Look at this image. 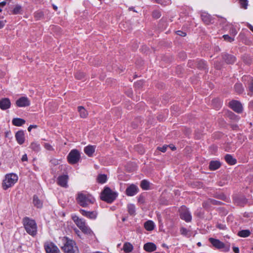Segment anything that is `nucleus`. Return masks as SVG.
<instances>
[{
  "instance_id": "8fccbe9b",
  "label": "nucleus",
  "mask_w": 253,
  "mask_h": 253,
  "mask_svg": "<svg viewBox=\"0 0 253 253\" xmlns=\"http://www.w3.org/2000/svg\"><path fill=\"white\" fill-rule=\"evenodd\" d=\"M168 147V145H165L162 147H157V149L162 152H165L167 151Z\"/></svg>"
},
{
  "instance_id": "79ce46f5",
  "label": "nucleus",
  "mask_w": 253,
  "mask_h": 253,
  "mask_svg": "<svg viewBox=\"0 0 253 253\" xmlns=\"http://www.w3.org/2000/svg\"><path fill=\"white\" fill-rule=\"evenodd\" d=\"M156 2L164 6L169 5L171 3L170 0H168L167 1H165L163 0H157L156 1Z\"/></svg>"
},
{
  "instance_id": "412c9836",
  "label": "nucleus",
  "mask_w": 253,
  "mask_h": 253,
  "mask_svg": "<svg viewBox=\"0 0 253 253\" xmlns=\"http://www.w3.org/2000/svg\"><path fill=\"white\" fill-rule=\"evenodd\" d=\"M221 164L219 161H211L209 164V169L211 170H215L221 167Z\"/></svg>"
},
{
  "instance_id": "c9c22d12",
  "label": "nucleus",
  "mask_w": 253,
  "mask_h": 253,
  "mask_svg": "<svg viewBox=\"0 0 253 253\" xmlns=\"http://www.w3.org/2000/svg\"><path fill=\"white\" fill-rule=\"evenodd\" d=\"M251 232L249 230H242L240 231L238 235L241 237H247L250 236Z\"/></svg>"
},
{
  "instance_id": "864d4df0",
  "label": "nucleus",
  "mask_w": 253,
  "mask_h": 253,
  "mask_svg": "<svg viewBox=\"0 0 253 253\" xmlns=\"http://www.w3.org/2000/svg\"><path fill=\"white\" fill-rule=\"evenodd\" d=\"M50 162L51 164L53 166H56L59 164V161L56 159H52L50 160Z\"/></svg>"
},
{
  "instance_id": "052dcab7",
  "label": "nucleus",
  "mask_w": 253,
  "mask_h": 253,
  "mask_svg": "<svg viewBox=\"0 0 253 253\" xmlns=\"http://www.w3.org/2000/svg\"><path fill=\"white\" fill-rule=\"evenodd\" d=\"M233 250L235 253H239V249L238 247H234Z\"/></svg>"
},
{
  "instance_id": "e2e57ef3",
  "label": "nucleus",
  "mask_w": 253,
  "mask_h": 253,
  "mask_svg": "<svg viewBox=\"0 0 253 253\" xmlns=\"http://www.w3.org/2000/svg\"><path fill=\"white\" fill-rule=\"evenodd\" d=\"M6 2L5 1H3L0 2V7H4L6 5Z\"/></svg>"
},
{
  "instance_id": "5701e85b",
  "label": "nucleus",
  "mask_w": 253,
  "mask_h": 253,
  "mask_svg": "<svg viewBox=\"0 0 253 253\" xmlns=\"http://www.w3.org/2000/svg\"><path fill=\"white\" fill-rule=\"evenodd\" d=\"M201 17L203 21L206 24H209L211 23L212 20L211 16L208 13L206 12L202 13Z\"/></svg>"
},
{
  "instance_id": "6ab92c4d",
  "label": "nucleus",
  "mask_w": 253,
  "mask_h": 253,
  "mask_svg": "<svg viewBox=\"0 0 253 253\" xmlns=\"http://www.w3.org/2000/svg\"><path fill=\"white\" fill-rule=\"evenodd\" d=\"M15 138L19 144H22L25 141L24 131L22 130L18 131L15 134Z\"/></svg>"
},
{
  "instance_id": "6e6d98bb",
  "label": "nucleus",
  "mask_w": 253,
  "mask_h": 253,
  "mask_svg": "<svg viewBox=\"0 0 253 253\" xmlns=\"http://www.w3.org/2000/svg\"><path fill=\"white\" fill-rule=\"evenodd\" d=\"M44 147L46 149L48 150H52L53 149L51 145L49 143H45Z\"/></svg>"
},
{
  "instance_id": "9d476101",
  "label": "nucleus",
  "mask_w": 253,
  "mask_h": 253,
  "mask_svg": "<svg viewBox=\"0 0 253 253\" xmlns=\"http://www.w3.org/2000/svg\"><path fill=\"white\" fill-rule=\"evenodd\" d=\"M230 107L235 112L241 113L243 111V107L241 103L237 100H232L229 103Z\"/></svg>"
},
{
  "instance_id": "39448f33",
  "label": "nucleus",
  "mask_w": 253,
  "mask_h": 253,
  "mask_svg": "<svg viewBox=\"0 0 253 253\" xmlns=\"http://www.w3.org/2000/svg\"><path fill=\"white\" fill-rule=\"evenodd\" d=\"M66 241L64 245L62 247L64 253H79V251L78 247L75 241L66 238Z\"/></svg>"
},
{
  "instance_id": "7c9ffc66",
  "label": "nucleus",
  "mask_w": 253,
  "mask_h": 253,
  "mask_svg": "<svg viewBox=\"0 0 253 253\" xmlns=\"http://www.w3.org/2000/svg\"><path fill=\"white\" fill-rule=\"evenodd\" d=\"M140 187L143 190H149L150 188V182L145 179L142 180L140 183Z\"/></svg>"
},
{
  "instance_id": "0e129e2a",
  "label": "nucleus",
  "mask_w": 253,
  "mask_h": 253,
  "mask_svg": "<svg viewBox=\"0 0 253 253\" xmlns=\"http://www.w3.org/2000/svg\"><path fill=\"white\" fill-rule=\"evenodd\" d=\"M249 107L252 109H253V100L250 102Z\"/></svg>"
},
{
  "instance_id": "4be33fe9",
  "label": "nucleus",
  "mask_w": 253,
  "mask_h": 253,
  "mask_svg": "<svg viewBox=\"0 0 253 253\" xmlns=\"http://www.w3.org/2000/svg\"><path fill=\"white\" fill-rule=\"evenodd\" d=\"M95 146L88 145L84 147V152L88 157H91L95 152Z\"/></svg>"
},
{
  "instance_id": "473e14b6",
  "label": "nucleus",
  "mask_w": 253,
  "mask_h": 253,
  "mask_svg": "<svg viewBox=\"0 0 253 253\" xmlns=\"http://www.w3.org/2000/svg\"><path fill=\"white\" fill-rule=\"evenodd\" d=\"M78 110L79 112L80 116L82 118H84L87 116V112L85 110V109L84 108V107L81 106H79L78 107Z\"/></svg>"
},
{
  "instance_id": "bf43d9fd",
  "label": "nucleus",
  "mask_w": 253,
  "mask_h": 253,
  "mask_svg": "<svg viewBox=\"0 0 253 253\" xmlns=\"http://www.w3.org/2000/svg\"><path fill=\"white\" fill-rule=\"evenodd\" d=\"M37 127V126L36 125H30L28 128V130L29 131H31V129L33 128H36Z\"/></svg>"
},
{
  "instance_id": "423d86ee",
  "label": "nucleus",
  "mask_w": 253,
  "mask_h": 253,
  "mask_svg": "<svg viewBox=\"0 0 253 253\" xmlns=\"http://www.w3.org/2000/svg\"><path fill=\"white\" fill-rule=\"evenodd\" d=\"M80 159V152L77 149L72 150L67 156L68 162L71 165L76 164L79 162Z\"/></svg>"
},
{
  "instance_id": "7ed1b4c3",
  "label": "nucleus",
  "mask_w": 253,
  "mask_h": 253,
  "mask_svg": "<svg viewBox=\"0 0 253 253\" xmlns=\"http://www.w3.org/2000/svg\"><path fill=\"white\" fill-rule=\"evenodd\" d=\"M118 196L116 192L113 191L109 187H105L102 191L100 199L108 203H112Z\"/></svg>"
},
{
  "instance_id": "13d9d810",
  "label": "nucleus",
  "mask_w": 253,
  "mask_h": 253,
  "mask_svg": "<svg viewBox=\"0 0 253 253\" xmlns=\"http://www.w3.org/2000/svg\"><path fill=\"white\" fill-rule=\"evenodd\" d=\"M28 160L27 156L26 154H24L22 156L21 161L22 162L27 161Z\"/></svg>"
},
{
  "instance_id": "2eb2a0df",
  "label": "nucleus",
  "mask_w": 253,
  "mask_h": 253,
  "mask_svg": "<svg viewBox=\"0 0 253 253\" xmlns=\"http://www.w3.org/2000/svg\"><path fill=\"white\" fill-rule=\"evenodd\" d=\"M11 102L9 98H3L0 100V108L5 110L10 107Z\"/></svg>"
},
{
  "instance_id": "49530a36",
  "label": "nucleus",
  "mask_w": 253,
  "mask_h": 253,
  "mask_svg": "<svg viewBox=\"0 0 253 253\" xmlns=\"http://www.w3.org/2000/svg\"><path fill=\"white\" fill-rule=\"evenodd\" d=\"M211 202H210V199H209L207 201H205L203 203V207L204 208L208 209L211 207Z\"/></svg>"
},
{
  "instance_id": "393cba45",
  "label": "nucleus",
  "mask_w": 253,
  "mask_h": 253,
  "mask_svg": "<svg viewBox=\"0 0 253 253\" xmlns=\"http://www.w3.org/2000/svg\"><path fill=\"white\" fill-rule=\"evenodd\" d=\"M224 158L225 161L230 165H235L237 163L236 159L234 158L230 154H226Z\"/></svg>"
},
{
  "instance_id": "69168bd1",
  "label": "nucleus",
  "mask_w": 253,
  "mask_h": 253,
  "mask_svg": "<svg viewBox=\"0 0 253 253\" xmlns=\"http://www.w3.org/2000/svg\"><path fill=\"white\" fill-rule=\"evenodd\" d=\"M168 147H169L172 150H174L176 149V147L173 145H168Z\"/></svg>"
},
{
  "instance_id": "cd10ccee",
  "label": "nucleus",
  "mask_w": 253,
  "mask_h": 253,
  "mask_svg": "<svg viewBox=\"0 0 253 253\" xmlns=\"http://www.w3.org/2000/svg\"><path fill=\"white\" fill-rule=\"evenodd\" d=\"M33 204L38 208H41L42 206V202L38 198V196L35 195L33 196Z\"/></svg>"
},
{
  "instance_id": "0eeeda50",
  "label": "nucleus",
  "mask_w": 253,
  "mask_h": 253,
  "mask_svg": "<svg viewBox=\"0 0 253 253\" xmlns=\"http://www.w3.org/2000/svg\"><path fill=\"white\" fill-rule=\"evenodd\" d=\"M179 215L181 219L186 222H190L192 220V215L188 208L185 206H182L179 209Z\"/></svg>"
},
{
  "instance_id": "c03bdc74",
  "label": "nucleus",
  "mask_w": 253,
  "mask_h": 253,
  "mask_svg": "<svg viewBox=\"0 0 253 253\" xmlns=\"http://www.w3.org/2000/svg\"><path fill=\"white\" fill-rule=\"evenodd\" d=\"M161 16V12L159 10H154L152 13V16L155 19L159 18Z\"/></svg>"
},
{
  "instance_id": "f03ea898",
  "label": "nucleus",
  "mask_w": 253,
  "mask_h": 253,
  "mask_svg": "<svg viewBox=\"0 0 253 253\" xmlns=\"http://www.w3.org/2000/svg\"><path fill=\"white\" fill-rule=\"evenodd\" d=\"M77 203L83 207H86L95 202V199L90 194L79 193L77 197Z\"/></svg>"
},
{
  "instance_id": "c85d7f7f",
  "label": "nucleus",
  "mask_w": 253,
  "mask_h": 253,
  "mask_svg": "<svg viewBox=\"0 0 253 253\" xmlns=\"http://www.w3.org/2000/svg\"><path fill=\"white\" fill-rule=\"evenodd\" d=\"M235 91L238 94L243 93L244 90L243 85L241 83H236L234 85Z\"/></svg>"
},
{
  "instance_id": "ea45409f",
  "label": "nucleus",
  "mask_w": 253,
  "mask_h": 253,
  "mask_svg": "<svg viewBox=\"0 0 253 253\" xmlns=\"http://www.w3.org/2000/svg\"><path fill=\"white\" fill-rule=\"evenodd\" d=\"M81 230L85 234L91 235L92 233L91 230L86 225H84Z\"/></svg>"
},
{
  "instance_id": "338daca9",
  "label": "nucleus",
  "mask_w": 253,
  "mask_h": 253,
  "mask_svg": "<svg viewBox=\"0 0 253 253\" xmlns=\"http://www.w3.org/2000/svg\"><path fill=\"white\" fill-rule=\"evenodd\" d=\"M248 27L250 29L251 31H252L253 32V26L252 25L249 24L248 25Z\"/></svg>"
},
{
  "instance_id": "72a5a7b5",
  "label": "nucleus",
  "mask_w": 253,
  "mask_h": 253,
  "mask_svg": "<svg viewBox=\"0 0 253 253\" xmlns=\"http://www.w3.org/2000/svg\"><path fill=\"white\" fill-rule=\"evenodd\" d=\"M127 208V211L130 215H134L135 214V207L133 204H128Z\"/></svg>"
},
{
  "instance_id": "f3484780",
  "label": "nucleus",
  "mask_w": 253,
  "mask_h": 253,
  "mask_svg": "<svg viewBox=\"0 0 253 253\" xmlns=\"http://www.w3.org/2000/svg\"><path fill=\"white\" fill-rule=\"evenodd\" d=\"M223 60L228 64H233L236 60V58L234 55L228 54L224 53L222 55Z\"/></svg>"
},
{
  "instance_id": "aec40b11",
  "label": "nucleus",
  "mask_w": 253,
  "mask_h": 253,
  "mask_svg": "<svg viewBox=\"0 0 253 253\" xmlns=\"http://www.w3.org/2000/svg\"><path fill=\"white\" fill-rule=\"evenodd\" d=\"M143 249L146 252H152L156 250L157 247L154 243L149 242L144 244Z\"/></svg>"
},
{
  "instance_id": "9b49d317",
  "label": "nucleus",
  "mask_w": 253,
  "mask_h": 253,
  "mask_svg": "<svg viewBox=\"0 0 253 253\" xmlns=\"http://www.w3.org/2000/svg\"><path fill=\"white\" fill-rule=\"evenodd\" d=\"M16 104L19 107H27L30 105V101L27 97H21L16 100Z\"/></svg>"
},
{
  "instance_id": "58836bf2",
  "label": "nucleus",
  "mask_w": 253,
  "mask_h": 253,
  "mask_svg": "<svg viewBox=\"0 0 253 253\" xmlns=\"http://www.w3.org/2000/svg\"><path fill=\"white\" fill-rule=\"evenodd\" d=\"M30 148L35 152H38L40 150V145L37 143L32 142L30 145Z\"/></svg>"
},
{
  "instance_id": "2f4dec72",
  "label": "nucleus",
  "mask_w": 253,
  "mask_h": 253,
  "mask_svg": "<svg viewBox=\"0 0 253 253\" xmlns=\"http://www.w3.org/2000/svg\"><path fill=\"white\" fill-rule=\"evenodd\" d=\"M213 197L215 198L224 201H227L228 198L227 197L222 193H215L213 194Z\"/></svg>"
},
{
  "instance_id": "1a4fd4ad",
  "label": "nucleus",
  "mask_w": 253,
  "mask_h": 253,
  "mask_svg": "<svg viewBox=\"0 0 253 253\" xmlns=\"http://www.w3.org/2000/svg\"><path fill=\"white\" fill-rule=\"evenodd\" d=\"M44 248L46 253H59L60 250L52 242H46L44 244Z\"/></svg>"
},
{
  "instance_id": "bb28decb",
  "label": "nucleus",
  "mask_w": 253,
  "mask_h": 253,
  "mask_svg": "<svg viewBox=\"0 0 253 253\" xmlns=\"http://www.w3.org/2000/svg\"><path fill=\"white\" fill-rule=\"evenodd\" d=\"M12 124L15 126H22L25 123V121L21 118H14L12 121Z\"/></svg>"
},
{
  "instance_id": "09e8293b",
  "label": "nucleus",
  "mask_w": 253,
  "mask_h": 253,
  "mask_svg": "<svg viewBox=\"0 0 253 253\" xmlns=\"http://www.w3.org/2000/svg\"><path fill=\"white\" fill-rule=\"evenodd\" d=\"M180 232L181 235L183 236H186L188 231L185 227H182L180 229Z\"/></svg>"
},
{
  "instance_id": "a878e982",
  "label": "nucleus",
  "mask_w": 253,
  "mask_h": 253,
  "mask_svg": "<svg viewBox=\"0 0 253 253\" xmlns=\"http://www.w3.org/2000/svg\"><path fill=\"white\" fill-rule=\"evenodd\" d=\"M248 95L250 96H253V78H250V80L248 83Z\"/></svg>"
},
{
  "instance_id": "c756f323",
  "label": "nucleus",
  "mask_w": 253,
  "mask_h": 253,
  "mask_svg": "<svg viewBox=\"0 0 253 253\" xmlns=\"http://www.w3.org/2000/svg\"><path fill=\"white\" fill-rule=\"evenodd\" d=\"M123 250L125 253H130L133 250V246L129 243H125L123 246Z\"/></svg>"
},
{
  "instance_id": "603ef678",
  "label": "nucleus",
  "mask_w": 253,
  "mask_h": 253,
  "mask_svg": "<svg viewBox=\"0 0 253 253\" xmlns=\"http://www.w3.org/2000/svg\"><path fill=\"white\" fill-rule=\"evenodd\" d=\"M230 34L231 36L234 37L237 34V31L235 28L232 27L230 29Z\"/></svg>"
},
{
  "instance_id": "a18cd8bd",
  "label": "nucleus",
  "mask_w": 253,
  "mask_h": 253,
  "mask_svg": "<svg viewBox=\"0 0 253 253\" xmlns=\"http://www.w3.org/2000/svg\"><path fill=\"white\" fill-rule=\"evenodd\" d=\"M75 78L78 80H82L84 78L85 75L83 72H77L75 74Z\"/></svg>"
},
{
  "instance_id": "de8ad7c7",
  "label": "nucleus",
  "mask_w": 253,
  "mask_h": 253,
  "mask_svg": "<svg viewBox=\"0 0 253 253\" xmlns=\"http://www.w3.org/2000/svg\"><path fill=\"white\" fill-rule=\"evenodd\" d=\"M210 202L213 205H222L223 204L222 202L212 199H210Z\"/></svg>"
},
{
  "instance_id": "b1692460",
  "label": "nucleus",
  "mask_w": 253,
  "mask_h": 253,
  "mask_svg": "<svg viewBox=\"0 0 253 253\" xmlns=\"http://www.w3.org/2000/svg\"><path fill=\"white\" fill-rule=\"evenodd\" d=\"M144 226L146 230L150 231L154 229L155 225L153 221L148 220L144 223Z\"/></svg>"
},
{
  "instance_id": "4d7b16f0",
  "label": "nucleus",
  "mask_w": 253,
  "mask_h": 253,
  "mask_svg": "<svg viewBox=\"0 0 253 253\" xmlns=\"http://www.w3.org/2000/svg\"><path fill=\"white\" fill-rule=\"evenodd\" d=\"M176 34L181 37H185L186 36V33L182 31H177Z\"/></svg>"
},
{
  "instance_id": "a19ab883",
  "label": "nucleus",
  "mask_w": 253,
  "mask_h": 253,
  "mask_svg": "<svg viewBox=\"0 0 253 253\" xmlns=\"http://www.w3.org/2000/svg\"><path fill=\"white\" fill-rule=\"evenodd\" d=\"M239 2L240 3L241 8H243L245 9H246L247 8L248 5V0H239Z\"/></svg>"
},
{
  "instance_id": "5fc2aeb1",
  "label": "nucleus",
  "mask_w": 253,
  "mask_h": 253,
  "mask_svg": "<svg viewBox=\"0 0 253 253\" xmlns=\"http://www.w3.org/2000/svg\"><path fill=\"white\" fill-rule=\"evenodd\" d=\"M138 201L139 203L143 204L145 202L144 197L142 195H140L138 198Z\"/></svg>"
},
{
  "instance_id": "f8f14e48",
  "label": "nucleus",
  "mask_w": 253,
  "mask_h": 253,
  "mask_svg": "<svg viewBox=\"0 0 253 253\" xmlns=\"http://www.w3.org/2000/svg\"><path fill=\"white\" fill-rule=\"evenodd\" d=\"M139 191L138 187L134 185L131 184L126 190V193L128 196H133L136 195Z\"/></svg>"
},
{
  "instance_id": "37998d69",
  "label": "nucleus",
  "mask_w": 253,
  "mask_h": 253,
  "mask_svg": "<svg viewBox=\"0 0 253 253\" xmlns=\"http://www.w3.org/2000/svg\"><path fill=\"white\" fill-rule=\"evenodd\" d=\"M222 38L224 39V41L229 42H232L234 41V38L229 36L228 35H224Z\"/></svg>"
},
{
  "instance_id": "dca6fc26",
  "label": "nucleus",
  "mask_w": 253,
  "mask_h": 253,
  "mask_svg": "<svg viewBox=\"0 0 253 253\" xmlns=\"http://www.w3.org/2000/svg\"><path fill=\"white\" fill-rule=\"evenodd\" d=\"M196 67L201 70L205 71L206 72H208V68L206 61L202 59H199L196 62Z\"/></svg>"
},
{
  "instance_id": "f704fd0d",
  "label": "nucleus",
  "mask_w": 253,
  "mask_h": 253,
  "mask_svg": "<svg viewBox=\"0 0 253 253\" xmlns=\"http://www.w3.org/2000/svg\"><path fill=\"white\" fill-rule=\"evenodd\" d=\"M107 176L106 174H99L97 176V181L99 183H104L107 181Z\"/></svg>"
},
{
  "instance_id": "e433bc0d",
  "label": "nucleus",
  "mask_w": 253,
  "mask_h": 253,
  "mask_svg": "<svg viewBox=\"0 0 253 253\" xmlns=\"http://www.w3.org/2000/svg\"><path fill=\"white\" fill-rule=\"evenodd\" d=\"M22 12V6L19 4H17L15 5V7L12 10V14H21Z\"/></svg>"
},
{
  "instance_id": "6e6552de",
  "label": "nucleus",
  "mask_w": 253,
  "mask_h": 253,
  "mask_svg": "<svg viewBox=\"0 0 253 253\" xmlns=\"http://www.w3.org/2000/svg\"><path fill=\"white\" fill-rule=\"evenodd\" d=\"M209 241L214 248L217 249H223L224 252H228L230 250L229 246H226L223 242L218 239L210 238Z\"/></svg>"
},
{
  "instance_id": "4468645a",
  "label": "nucleus",
  "mask_w": 253,
  "mask_h": 253,
  "mask_svg": "<svg viewBox=\"0 0 253 253\" xmlns=\"http://www.w3.org/2000/svg\"><path fill=\"white\" fill-rule=\"evenodd\" d=\"M72 219L76 223L77 226L81 229L86 225L85 221L83 218H80L76 215H73Z\"/></svg>"
},
{
  "instance_id": "f257e3e1",
  "label": "nucleus",
  "mask_w": 253,
  "mask_h": 253,
  "mask_svg": "<svg viewBox=\"0 0 253 253\" xmlns=\"http://www.w3.org/2000/svg\"><path fill=\"white\" fill-rule=\"evenodd\" d=\"M22 222L25 230L29 235L33 237L36 235L37 225L35 220L26 216L23 218Z\"/></svg>"
},
{
  "instance_id": "4c0bfd02",
  "label": "nucleus",
  "mask_w": 253,
  "mask_h": 253,
  "mask_svg": "<svg viewBox=\"0 0 253 253\" xmlns=\"http://www.w3.org/2000/svg\"><path fill=\"white\" fill-rule=\"evenodd\" d=\"M34 17L37 20L42 19L44 17V13L42 11L38 10L35 12Z\"/></svg>"
},
{
  "instance_id": "680f3d73",
  "label": "nucleus",
  "mask_w": 253,
  "mask_h": 253,
  "mask_svg": "<svg viewBox=\"0 0 253 253\" xmlns=\"http://www.w3.org/2000/svg\"><path fill=\"white\" fill-rule=\"evenodd\" d=\"M5 21H0V29H2L5 25Z\"/></svg>"
},
{
  "instance_id": "774afa93",
  "label": "nucleus",
  "mask_w": 253,
  "mask_h": 253,
  "mask_svg": "<svg viewBox=\"0 0 253 253\" xmlns=\"http://www.w3.org/2000/svg\"><path fill=\"white\" fill-rule=\"evenodd\" d=\"M229 115L230 117V118H232V119L234 117H235V115L232 112H230L229 113Z\"/></svg>"
},
{
  "instance_id": "a211bd4d",
  "label": "nucleus",
  "mask_w": 253,
  "mask_h": 253,
  "mask_svg": "<svg viewBox=\"0 0 253 253\" xmlns=\"http://www.w3.org/2000/svg\"><path fill=\"white\" fill-rule=\"evenodd\" d=\"M68 176L67 175H62L59 176L57 178V183L60 186L66 187L67 186Z\"/></svg>"
},
{
  "instance_id": "3c124183",
  "label": "nucleus",
  "mask_w": 253,
  "mask_h": 253,
  "mask_svg": "<svg viewBox=\"0 0 253 253\" xmlns=\"http://www.w3.org/2000/svg\"><path fill=\"white\" fill-rule=\"evenodd\" d=\"M216 227L220 230H225L226 229V225L221 223H217Z\"/></svg>"
},
{
  "instance_id": "20e7f679",
  "label": "nucleus",
  "mask_w": 253,
  "mask_h": 253,
  "mask_svg": "<svg viewBox=\"0 0 253 253\" xmlns=\"http://www.w3.org/2000/svg\"><path fill=\"white\" fill-rule=\"evenodd\" d=\"M18 176L13 173L7 174L2 181V186L4 190L12 187L18 180Z\"/></svg>"
},
{
  "instance_id": "ddd939ff",
  "label": "nucleus",
  "mask_w": 253,
  "mask_h": 253,
  "mask_svg": "<svg viewBox=\"0 0 253 253\" xmlns=\"http://www.w3.org/2000/svg\"><path fill=\"white\" fill-rule=\"evenodd\" d=\"M80 212L83 215L91 219H95L97 217V212L96 211H87L81 209Z\"/></svg>"
}]
</instances>
